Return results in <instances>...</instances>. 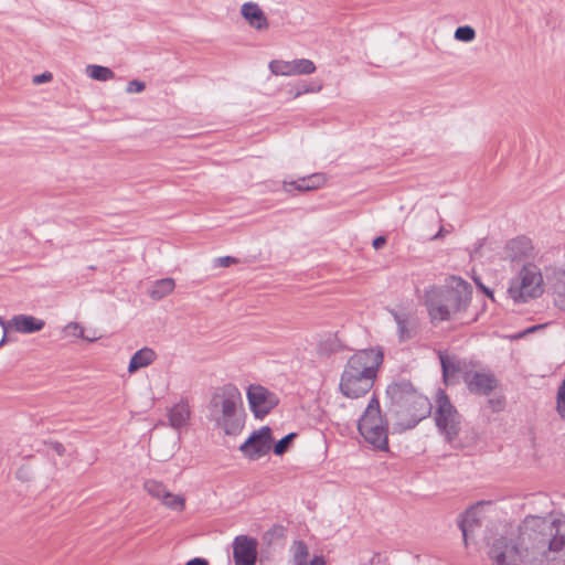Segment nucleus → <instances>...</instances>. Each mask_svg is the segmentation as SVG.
I'll list each match as a JSON object with an SVG mask.
<instances>
[{
  "label": "nucleus",
  "instance_id": "1",
  "mask_svg": "<svg viewBox=\"0 0 565 565\" xmlns=\"http://www.w3.org/2000/svg\"><path fill=\"white\" fill-rule=\"evenodd\" d=\"M493 565H565V516L527 515L488 542Z\"/></svg>",
  "mask_w": 565,
  "mask_h": 565
},
{
  "label": "nucleus",
  "instance_id": "2",
  "mask_svg": "<svg viewBox=\"0 0 565 565\" xmlns=\"http://www.w3.org/2000/svg\"><path fill=\"white\" fill-rule=\"evenodd\" d=\"M472 286L458 276H449L444 285L429 286L424 291V303L433 323L451 320L469 307Z\"/></svg>",
  "mask_w": 565,
  "mask_h": 565
},
{
  "label": "nucleus",
  "instance_id": "3",
  "mask_svg": "<svg viewBox=\"0 0 565 565\" xmlns=\"http://www.w3.org/2000/svg\"><path fill=\"white\" fill-rule=\"evenodd\" d=\"M382 363L383 352L380 349L356 351L344 365L339 383L340 392L349 398L364 396L373 387Z\"/></svg>",
  "mask_w": 565,
  "mask_h": 565
},
{
  "label": "nucleus",
  "instance_id": "4",
  "mask_svg": "<svg viewBox=\"0 0 565 565\" xmlns=\"http://www.w3.org/2000/svg\"><path fill=\"white\" fill-rule=\"evenodd\" d=\"M210 413L216 426L226 435H238L245 418L239 390L233 384L218 388L211 398Z\"/></svg>",
  "mask_w": 565,
  "mask_h": 565
},
{
  "label": "nucleus",
  "instance_id": "5",
  "mask_svg": "<svg viewBox=\"0 0 565 565\" xmlns=\"http://www.w3.org/2000/svg\"><path fill=\"white\" fill-rule=\"evenodd\" d=\"M386 393L397 407V414L408 418L406 428L415 427L431 412L429 399L418 393L411 382L402 381L393 383L388 385Z\"/></svg>",
  "mask_w": 565,
  "mask_h": 565
},
{
  "label": "nucleus",
  "instance_id": "6",
  "mask_svg": "<svg viewBox=\"0 0 565 565\" xmlns=\"http://www.w3.org/2000/svg\"><path fill=\"white\" fill-rule=\"evenodd\" d=\"M544 291L541 269L534 264H526L510 281L508 294L518 303L527 302L540 297Z\"/></svg>",
  "mask_w": 565,
  "mask_h": 565
},
{
  "label": "nucleus",
  "instance_id": "7",
  "mask_svg": "<svg viewBox=\"0 0 565 565\" xmlns=\"http://www.w3.org/2000/svg\"><path fill=\"white\" fill-rule=\"evenodd\" d=\"M436 404V426L447 441L450 443L457 438L460 431L461 416L444 392L438 394Z\"/></svg>",
  "mask_w": 565,
  "mask_h": 565
},
{
  "label": "nucleus",
  "instance_id": "8",
  "mask_svg": "<svg viewBox=\"0 0 565 565\" xmlns=\"http://www.w3.org/2000/svg\"><path fill=\"white\" fill-rule=\"evenodd\" d=\"M0 327L3 330V337L0 341L1 347L7 341L8 332L13 331L20 334L36 333L44 329L45 320L38 318L35 316L19 313L14 315L9 320H6L4 318L0 317Z\"/></svg>",
  "mask_w": 565,
  "mask_h": 565
},
{
  "label": "nucleus",
  "instance_id": "9",
  "mask_svg": "<svg viewBox=\"0 0 565 565\" xmlns=\"http://www.w3.org/2000/svg\"><path fill=\"white\" fill-rule=\"evenodd\" d=\"M246 395L250 411L258 418H263L279 403L274 392L258 384L249 385Z\"/></svg>",
  "mask_w": 565,
  "mask_h": 565
},
{
  "label": "nucleus",
  "instance_id": "10",
  "mask_svg": "<svg viewBox=\"0 0 565 565\" xmlns=\"http://www.w3.org/2000/svg\"><path fill=\"white\" fill-rule=\"evenodd\" d=\"M271 444V429L264 426L253 431L247 440L241 445L239 450L246 458L257 460L269 452Z\"/></svg>",
  "mask_w": 565,
  "mask_h": 565
},
{
  "label": "nucleus",
  "instance_id": "11",
  "mask_svg": "<svg viewBox=\"0 0 565 565\" xmlns=\"http://www.w3.org/2000/svg\"><path fill=\"white\" fill-rule=\"evenodd\" d=\"M269 70L277 76L310 75L316 72V64L308 58L292 61L273 60Z\"/></svg>",
  "mask_w": 565,
  "mask_h": 565
},
{
  "label": "nucleus",
  "instance_id": "12",
  "mask_svg": "<svg viewBox=\"0 0 565 565\" xmlns=\"http://www.w3.org/2000/svg\"><path fill=\"white\" fill-rule=\"evenodd\" d=\"M463 382L471 393L478 395H488L498 384L495 376L489 371H467L463 373Z\"/></svg>",
  "mask_w": 565,
  "mask_h": 565
},
{
  "label": "nucleus",
  "instance_id": "13",
  "mask_svg": "<svg viewBox=\"0 0 565 565\" xmlns=\"http://www.w3.org/2000/svg\"><path fill=\"white\" fill-rule=\"evenodd\" d=\"M257 542L248 536H237L233 544L235 565H255Z\"/></svg>",
  "mask_w": 565,
  "mask_h": 565
},
{
  "label": "nucleus",
  "instance_id": "14",
  "mask_svg": "<svg viewBox=\"0 0 565 565\" xmlns=\"http://www.w3.org/2000/svg\"><path fill=\"white\" fill-rule=\"evenodd\" d=\"M241 15L254 30L263 32L269 29V21L257 2L247 1L241 6Z\"/></svg>",
  "mask_w": 565,
  "mask_h": 565
},
{
  "label": "nucleus",
  "instance_id": "15",
  "mask_svg": "<svg viewBox=\"0 0 565 565\" xmlns=\"http://www.w3.org/2000/svg\"><path fill=\"white\" fill-rule=\"evenodd\" d=\"M169 426L175 430L186 428L191 418V407L186 398H181L167 411Z\"/></svg>",
  "mask_w": 565,
  "mask_h": 565
},
{
  "label": "nucleus",
  "instance_id": "16",
  "mask_svg": "<svg viewBox=\"0 0 565 565\" xmlns=\"http://www.w3.org/2000/svg\"><path fill=\"white\" fill-rule=\"evenodd\" d=\"M359 433L366 443L372 445L375 449L387 450V424L380 426H367L365 424H358Z\"/></svg>",
  "mask_w": 565,
  "mask_h": 565
},
{
  "label": "nucleus",
  "instance_id": "17",
  "mask_svg": "<svg viewBox=\"0 0 565 565\" xmlns=\"http://www.w3.org/2000/svg\"><path fill=\"white\" fill-rule=\"evenodd\" d=\"M480 526L481 520L477 508H470L461 515L459 527L466 545H468L469 540L473 537L475 531Z\"/></svg>",
  "mask_w": 565,
  "mask_h": 565
},
{
  "label": "nucleus",
  "instance_id": "18",
  "mask_svg": "<svg viewBox=\"0 0 565 565\" xmlns=\"http://www.w3.org/2000/svg\"><path fill=\"white\" fill-rule=\"evenodd\" d=\"M326 182V178L321 173H313L309 177L301 178L297 181L285 182L284 189L290 192L292 189L298 190L300 192L311 191L319 189Z\"/></svg>",
  "mask_w": 565,
  "mask_h": 565
},
{
  "label": "nucleus",
  "instance_id": "19",
  "mask_svg": "<svg viewBox=\"0 0 565 565\" xmlns=\"http://www.w3.org/2000/svg\"><path fill=\"white\" fill-rule=\"evenodd\" d=\"M531 252V241L525 237L512 239L505 246L507 256L511 260H521L522 258L530 256Z\"/></svg>",
  "mask_w": 565,
  "mask_h": 565
},
{
  "label": "nucleus",
  "instance_id": "20",
  "mask_svg": "<svg viewBox=\"0 0 565 565\" xmlns=\"http://www.w3.org/2000/svg\"><path fill=\"white\" fill-rule=\"evenodd\" d=\"M358 424H365L367 426H380V425L387 424V422L382 416L381 408H380V402L375 396H373L370 399V402H369L363 415L359 419Z\"/></svg>",
  "mask_w": 565,
  "mask_h": 565
},
{
  "label": "nucleus",
  "instance_id": "21",
  "mask_svg": "<svg viewBox=\"0 0 565 565\" xmlns=\"http://www.w3.org/2000/svg\"><path fill=\"white\" fill-rule=\"evenodd\" d=\"M391 313L397 324L399 340H409L414 334V319L412 316L405 311L397 310H392Z\"/></svg>",
  "mask_w": 565,
  "mask_h": 565
},
{
  "label": "nucleus",
  "instance_id": "22",
  "mask_svg": "<svg viewBox=\"0 0 565 565\" xmlns=\"http://www.w3.org/2000/svg\"><path fill=\"white\" fill-rule=\"evenodd\" d=\"M157 359V353L148 347L138 350L130 359L128 372L130 374L137 372L142 367H147Z\"/></svg>",
  "mask_w": 565,
  "mask_h": 565
},
{
  "label": "nucleus",
  "instance_id": "23",
  "mask_svg": "<svg viewBox=\"0 0 565 565\" xmlns=\"http://www.w3.org/2000/svg\"><path fill=\"white\" fill-rule=\"evenodd\" d=\"M443 377L446 384H451L455 381L456 375L460 371V362L455 355H449L445 352H438Z\"/></svg>",
  "mask_w": 565,
  "mask_h": 565
},
{
  "label": "nucleus",
  "instance_id": "24",
  "mask_svg": "<svg viewBox=\"0 0 565 565\" xmlns=\"http://www.w3.org/2000/svg\"><path fill=\"white\" fill-rule=\"evenodd\" d=\"M343 350L344 345L338 335L328 334L319 342L317 352L320 356H330Z\"/></svg>",
  "mask_w": 565,
  "mask_h": 565
},
{
  "label": "nucleus",
  "instance_id": "25",
  "mask_svg": "<svg viewBox=\"0 0 565 565\" xmlns=\"http://www.w3.org/2000/svg\"><path fill=\"white\" fill-rule=\"evenodd\" d=\"M175 287L174 279L163 278L154 281L149 290V296L154 300H160L170 295Z\"/></svg>",
  "mask_w": 565,
  "mask_h": 565
},
{
  "label": "nucleus",
  "instance_id": "26",
  "mask_svg": "<svg viewBox=\"0 0 565 565\" xmlns=\"http://www.w3.org/2000/svg\"><path fill=\"white\" fill-rule=\"evenodd\" d=\"M86 74L95 81L106 82L115 77V73L106 66L90 64L86 66Z\"/></svg>",
  "mask_w": 565,
  "mask_h": 565
},
{
  "label": "nucleus",
  "instance_id": "27",
  "mask_svg": "<svg viewBox=\"0 0 565 565\" xmlns=\"http://www.w3.org/2000/svg\"><path fill=\"white\" fill-rule=\"evenodd\" d=\"M161 503L173 511H183L185 508V499L183 495L174 494L168 491L162 498Z\"/></svg>",
  "mask_w": 565,
  "mask_h": 565
},
{
  "label": "nucleus",
  "instance_id": "28",
  "mask_svg": "<svg viewBox=\"0 0 565 565\" xmlns=\"http://www.w3.org/2000/svg\"><path fill=\"white\" fill-rule=\"evenodd\" d=\"M145 490L154 499L162 500L168 492L166 486L157 480H147L143 484Z\"/></svg>",
  "mask_w": 565,
  "mask_h": 565
},
{
  "label": "nucleus",
  "instance_id": "29",
  "mask_svg": "<svg viewBox=\"0 0 565 565\" xmlns=\"http://www.w3.org/2000/svg\"><path fill=\"white\" fill-rule=\"evenodd\" d=\"M554 291L556 295V305L565 309V274L562 275L554 284Z\"/></svg>",
  "mask_w": 565,
  "mask_h": 565
},
{
  "label": "nucleus",
  "instance_id": "30",
  "mask_svg": "<svg viewBox=\"0 0 565 565\" xmlns=\"http://www.w3.org/2000/svg\"><path fill=\"white\" fill-rule=\"evenodd\" d=\"M455 39L461 42H471L476 39V31L470 25H463L456 29Z\"/></svg>",
  "mask_w": 565,
  "mask_h": 565
},
{
  "label": "nucleus",
  "instance_id": "31",
  "mask_svg": "<svg viewBox=\"0 0 565 565\" xmlns=\"http://www.w3.org/2000/svg\"><path fill=\"white\" fill-rule=\"evenodd\" d=\"M64 338H84V328L78 322L67 323L63 330Z\"/></svg>",
  "mask_w": 565,
  "mask_h": 565
},
{
  "label": "nucleus",
  "instance_id": "32",
  "mask_svg": "<svg viewBox=\"0 0 565 565\" xmlns=\"http://www.w3.org/2000/svg\"><path fill=\"white\" fill-rule=\"evenodd\" d=\"M294 563L300 562L307 564L308 548L303 542H296L294 545Z\"/></svg>",
  "mask_w": 565,
  "mask_h": 565
},
{
  "label": "nucleus",
  "instance_id": "33",
  "mask_svg": "<svg viewBox=\"0 0 565 565\" xmlns=\"http://www.w3.org/2000/svg\"><path fill=\"white\" fill-rule=\"evenodd\" d=\"M556 403L557 413L563 419H565V380L562 382L557 390Z\"/></svg>",
  "mask_w": 565,
  "mask_h": 565
},
{
  "label": "nucleus",
  "instance_id": "34",
  "mask_svg": "<svg viewBox=\"0 0 565 565\" xmlns=\"http://www.w3.org/2000/svg\"><path fill=\"white\" fill-rule=\"evenodd\" d=\"M296 437L295 433H290L281 438L275 446L274 452L275 455H282L289 447L290 441Z\"/></svg>",
  "mask_w": 565,
  "mask_h": 565
},
{
  "label": "nucleus",
  "instance_id": "35",
  "mask_svg": "<svg viewBox=\"0 0 565 565\" xmlns=\"http://www.w3.org/2000/svg\"><path fill=\"white\" fill-rule=\"evenodd\" d=\"M145 88H146V85L143 82L138 81V79H132L128 83L126 92L128 94L141 93Z\"/></svg>",
  "mask_w": 565,
  "mask_h": 565
},
{
  "label": "nucleus",
  "instance_id": "36",
  "mask_svg": "<svg viewBox=\"0 0 565 565\" xmlns=\"http://www.w3.org/2000/svg\"><path fill=\"white\" fill-rule=\"evenodd\" d=\"M322 88V85L321 84H317V85H307L303 87V89L299 90L296 93L295 97H298L300 96L301 94H307V93H318L320 92Z\"/></svg>",
  "mask_w": 565,
  "mask_h": 565
},
{
  "label": "nucleus",
  "instance_id": "37",
  "mask_svg": "<svg viewBox=\"0 0 565 565\" xmlns=\"http://www.w3.org/2000/svg\"><path fill=\"white\" fill-rule=\"evenodd\" d=\"M52 77L53 76L50 72H44L42 74L35 75L33 77V83L36 85L43 84V83L50 82L52 79Z\"/></svg>",
  "mask_w": 565,
  "mask_h": 565
},
{
  "label": "nucleus",
  "instance_id": "38",
  "mask_svg": "<svg viewBox=\"0 0 565 565\" xmlns=\"http://www.w3.org/2000/svg\"><path fill=\"white\" fill-rule=\"evenodd\" d=\"M237 260L234 257L225 256V257H218L216 259V264L220 267H228L232 264H235Z\"/></svg>",
  "mask_w": 565,
  "mask_h": 565
},
{
  "label": "nucleus",
  "instance_id": "39",
  "mask_svg": "<svg viewBox=\"0 0 565 565\" xmlns=\"http://www.w3.org/2000/svg\"><path fill=\"white\" fill-rule=\"evenodd\" d=\"M53 451H55L58 456H63L65 454V447L58 441H50L47 444Z\"/></svg>",
  "mask_w": 565,
  "mask_h": 565
},
{
  "label": "nucleus",
  "instance_id": "40",
  "mask_svg": "<svg viewBox=\"0 0 565 565\" xmlns=\"http://www.w3.org/2000/svg\"><path fill=\"white\" fill-rule=\"evenodd\" d=\"M488 404L493 412H499L503 407V402L499 398L498 399L490 398V399H488Z\"/></svg>",
  "mask_w": 565,
  "mask_h": 565
},
{
  "label": "nucleus",
  "instance_id": "41",
  "mask_svg": "<svg viewBox=\"0 0 565 565\" xmlns=\"http://www.w3.org/2000/svg\"><path fill=\"white\" fill-rule=\"evenodd\" d=\"M185 565H210L207 559L205 558H202V557H194L192 559H190L189 562H186Z\"/></svg>",
  "mask_w": 565,
  "mask_h": 565
},
{
  "label": "nucleus",
  "instance_id": "42",
  "mask_svg": "<svg viewBox=\"0 0 565 565\" xmlns=\"http://www.w3.org/2000/svg\"><path fill=\"white\" fill-rule=\"evenodd\" d=\"M386 243V238L384 236L376 237L372 245L375 249H380Z\"/></svg>",
  "mask_w": 565,
  "mask_h": 565
},
{
  "label": "nucleus",
  "instance_id": "43",
  "mask_svg": "<svg viewBox=\"0 0 565 565\" xmlns=\"http://www.w3.org/2000/svg\"><path fill=\"white\" fill-rule=\"evenodd\" d=\"M543 327H544L543 324L533 326V327L526 329L525 331H523L522 333H519L515 338H522L523 335L532 333L539 329H542Z\"/></svg>",
  "mask_w": 565,
  "mask_h": 565
},
{
  "label": "nucleus",
  "instance_id": "44",
  "mask_svg": "<svg viewBox=\"0 0 565 565\" xmlns=\"http://www.w3.org/2000/svg\"><path fill=\"white\" fill-rule=\"evenodd\" d=\"M448 233L444 227H440L439 231L431 237V239H438L445 236Z\"/></svg>",
  "mask_w": 565,
  "mask_h": 565
},
{
  "label": "nucleus",
  "instance_id": "45",
  "mask_svg": "<svg viewBox=\"0 0 565 565\" xmlns=\"http://www.w3.org/2000/svg\"><path fill=\"white\" fill-rule=\"evenodd\" d=\"M98 338H99V337H97V335L95 334V332H94L93 334H89V335H86V334L84 333V338H83V339H84V340H86V341H88V342H94V341H96Z\"/></svg>",
  "mask_w": 565,
  "mask_h": 565
},
{
  "label": "nucleus",
  "instance_id": "46",
  "mask_svg": "<svg viewBox=\"0 0 565 565\" xmlns=\"http://www.w3.org/2000/svg\"><path fill=\"white\" fill-rule=\"evenodd\" d=\"M310 565H324V561L322 557H315L311 561Z\"/></svg>",
  "mask_w": 565,
  "mask_h": 565
},
{
  "label": "nucleus",
  "instance_id": "47",
  "mask_svg": "<svg viewBox=\"0 0 565 565\" xmlns=\"http://www.w3.org/2000/svg\"><path fill=\"white\" fill-rule=\"evenodd\" d=\"M294 565H308V564L296 562V563H294Z\"/></svg>",
  "mask_w": 565,
  "mask_h": 565
}]
</instances>
